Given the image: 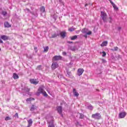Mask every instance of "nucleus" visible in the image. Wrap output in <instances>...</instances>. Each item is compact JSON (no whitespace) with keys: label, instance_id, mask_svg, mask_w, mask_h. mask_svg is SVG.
I'll return each mask as SVG.
<instances>
[{"label":"nucleus","instance_id":"49530a36","mask_svg":"<svg viewBox=\"0 0 127 127\" xmlns=\"http://www.w3.org/2000/svg\"><path fill=\"white\" fill-rule=\"evenodd\" d=\"M59 2H60L61 3H62L63 1L62 0H59Z\"/></svg>","mask_w":127,"mask_h":127},{"label":"nucleus","instance_id":"7c9ffc66","mask_svg":"<svg viewBox=\"0 0 127 127\" xmlns=\"http://www.w3.org/2000/svg\"><path fill=\"white\" fill-rule=\"evenodd\" d=\"M109 21L110 23H112L113 22V18L112 16L109 17Z\"/></svg>","mask_w":127,"mask_h":127},{"label":"nucleus","instance_id":"a19ab883","mask_svg":"<svg viewBox=\"0 0 127 127\" xmlns=\"http://www.w3.org/2000/svg\"><path fill=\"white\" fill-rule=\"evenodd\" d=\"M0 43H2V44L3 43V41H2V40H1V38H0Z\"/></svg>","mask_w":127,"mask_h":127},{"label":"nucleus","instance_id":"c85d7f7f","mask_svg":"<svg viewBox=\"0 0 127 127\" xmlns=\"http://www.w3.org/2000/svg\"><path fill=\"white\" fill-rule=\"evenodd\" d=\"M49 49V47L48 46H47V47H45L44 48L45 52H47V51H48Z\"/></svg>","mask_w":127,"mask_h":127},{"label":"nucleus","instance_id":"a211bd4d","mask_svg":"<svg viewBox=\"0 0 127 127\" xmlns=\"http://www.w3.org/2000/svg\"><path fill=\"white\" fill-rule=\"evenodd\" d=\"M4 27H7V28L11 27V25H10L8 22H5L4 23Z\"/></svg>","mask_w":127,"mask_h":127},{"label":"nucleus","instance_id":"c9c22d12","mask_svg":"<svg viewBox=\"0 0 127 127\" xmlns=\"http://www.w3.org/2000/svg\"><path fill=\"white\" fill-rule=\"evenodd\" d=\"M103 55H102V57H105V56H106V55H107V53H106V52L105 51H103L102 52Z\"/></svg>","mask_w":127,"mask_h":127},{"label":"nucleus","instance_id":"5701e85b","mask_svg":"<svg viewBox=\"0 0 127 127\" xmlns=\"http://www.w3.org/2000/svg\"><path fill=\"white\" fill-rule=\"evenodd\" d=\"M66 77H68V78H71V72L67 71Z\"/></svg>","mask_w":127,"mask_h":127},{"label":"nucleus","instance_id":"3c124183","mask_svg":"<svg viewBox=\"0 0 127 127\" xmlns=\"http://www.w3.org/2000/svg\"><path fill=\"white\" fill-rule=\"evenodd\" d=\"M119 29H121V28H119Z\"/></svg>","mask_w":127,"mask_h":127},{"label":"nucleus","instance_id":"8fccbe9b","mask_svg":"<svg viewBox=\"0 0 127 127\" xmlns=\"http://www.w3.org/2000/svg\"><path fill=\"white\" fill-rule=\"evenodd\" d=\"M0 51H1V49L0 48Z\"/></svg>","mask_w":127,"mask_h":127},{"label":"nucleus","instance_id":"09e8293b","mask_svg":"<svg viewBox=\"0 0 127 127\" xmlns=\"http://www.w3.org/2000/svg\"><path fill=\"white\" fill-rule=\"evenodd\" d=\"M88 5V4H85V6H87Z\"/></svg>","mask_w":127,"mask_h":127},{"label":"nucleus","instance_id":"7ed1b4c3","mask_svg":"<svg viewBox=\"0 0 127 127\" xmlns=\"http://www.w3.org/2000/svg\"><path fill=\"white\" fill-rule=\"evenodd\" d=\"M91 117L92 118V119H94V120H100L102 117L101 116V114L97 113L93 114Z\"/></svg>","mask_w":127,"mask_h":127},{"label":"nucleus","instance_id":"aec40b11","mask_svg":"<svg viewBox=\"0 0 127 127\" xmlns=\"http://www.w3.org/2000/svg\"><path fill=\"white\" fill-rule=\"evenodd\" d=\"M71 40H75V39H77L78 38V36L77 35L73 36L72 37H70Z\"/></svg>","mask_w":127,"mask_h":127},{"label":"nucleus","instance_id":"f257e3e1","mask_svg":"<svg viewBox=\"0 0 127 127\" xmlns=\"http://www.w3.org/2000/svg\"><path fill=\"white\" fill-rule=\"evenodd\" d=\"M100 15L104 22H108V19L107 18L108 17V15L107 14V13L104 11H101Z\"/></svg>","mask_w":127,"mask_h":127},{"label":"nucleus","instance_id":"6e6552de","mask_svg":"<svg viewBox=\"0 0 127 127\" xmlns=\"http://www.w3.org/2000/svg\"><path fill=\"white\" fill-rule=\"evenodd\" d=\"M57 109L59 114L61 115L62 117H63V114H62V106H58Z\"/></svg>","mask_w":127,"mask_h":127},{"label":"nucleus","instance_id":"9d476101","mask_svg":"<svg viewBox=\"0 0 127 127\" xmlns=\"http://www.w3.org/2000/svg\"><path fill=\"white\" fill-rule=\"evenodd\" d=\"M84 72V69L83 68H78L77 70V75L78 76H81L82 74Z\"/></svg>","mask_w":127,"mask_h":127},{"label":"nucleus","instance_id":"cd10ccee","mask_svg":"<svg viewBox=\"0 0 127 127\" xmlns=\"http://www.w3.org/2000/svg\"><path fill=\"white\" fill-rule=\"evenodd\" d=\"M75 28L73 27H70L68 28L69 31H70V32H72V31H74L75 30Z\"/></svg>","mask_w":127,"mask_h":127},{"label":"nucleus","instance_id":"e433bc0d","mask_svg":"<svg viewBox=\"0 0 127 127\" xmlns=\"http://www.w3.org/2000/svg\"><path fill=\"white\" fill-rule=\"evenodd\" d=\"M75 125H76V126H81V124H80V123H79V122H78V121H76Z\"/></svg>","mask_w":127,"mask_h":127},{"label":"nucleus","instance_id":"b1692460","mask_svg":"<svg viewBox=\"0 0 127 127\" xmlns=\"http://www.w3.org/2000/svg\"><path fill=\"white\" fill-rule=\"evenodd\" d=\"M24 90H25V92L27 93H28V92L30 91V89H29V88L26 86L24 88Z\"/></svg>","mask_w":127,"mask_h":127},{"label":"nucleus","instance_id":"f3484780","mask_svg":"<svg viewBox=\"0 0 127 127\" xmlns=\"http://www.w3.org/2000/svg\"><path fill=\"white\" fill-rule=\"evenodd\" d=\"M108 45V41H104L102 44H101L100 45V46H101V47H104V46H107Z\"/></svg>","mask_w":127,"mask_h":127},{"label":"nucleus","instance_id":"37998d69","mask_svg":"<svg viewBox=\"0 0 127 127\" xmlns=\"http://www.w3.org/2000/svg\"><path fill=\"white\" fill-rule=\"evenodd\" d=\"M76 33H77V34H79L80 33V31L77 30L75 31Z\"/></svg>","mask_w":127,"mask_h":127},{"label":"nucleus","instance_id":"20e7f679","mask_svg":"<svg viewBox=\"0 0 127 127\" xmlns=\"http://www.w3.org/2000/svg\"><path fill=\"white\" fill-rule=\"evenodd\" d=\"M81 32L84 34H87V35H91V34H92V32L89 31V30L87 28L83 29L81 31Z\"/></svg>","mask_w":127,"mask_h":127},{"label":"nucleus","instance_id":"ddd939ff","mask_svg":"<svg viewBox=\"0 0 127 127\" xmlns=\"http://www.w3.org/2000/svg\"><path fill=\"white\" fill-rule=\"evenodd\" d=\"M60 35H61L62 38H65L66 37V32H59Z\"/></svg>","mask_w":127,"mask_h":127},{"label":"nucleus","instance_id":"412c9836","mask_svg":"<svg viewBox=\"0 0 127 127\" xmlns=\"http://www.w3.org/2000/svg\"><path fill=\"white\" fill-rule=\"evenodd\" d=\"M36 106H34V105H32V106L31 107V109H30V111H31L32 112H33V111H34L35 110V109H36Z\"/></svg>","mask_w":127,"mask_h":127},{"label":"nucleus","instance_id":"2f4dec72","mask_svg":"<svg viewBox=\"0 0 127 127\" xmlns=\"http://www.w3.org/2000/svg\"><path fill=\"white\" fill-rule=\"evenodd\" d=\"M42 66H41V65H38L37 67V70H42Z\"/></svg>","mask_w":127,"mask_h":127},{"label":"nucleus","instance_id":"473e14b6","mask_svg":"<svg viewBox=\"0 0 127 127\" xmlns=\"http://www.w3.org/2000/svg\"><path fill=\"white\" fill-rule=\"evenodd\" d=\"M80 116H79V119H84V116L83 115V114L82 113H79Z\"/></svg>","mask_w":127,"mask_h":127},{"label":"nucleus","instance_id":"423d86ee","mask_svg":"<svg viewBox=\"0 0 127 127\" xmlns=\"http://www.w3.org/2000/svg\"><path fill=\"white\" fill-rule=\"evenodd\" d=\"M126 116H127V113L125 112H121L119 115V119H124Z\"/></svg>","mask_w":127,"mask_h":127},{"label":"nucleus","instance_id":"c756f323","mask_svg":"<svg viewBox=\"0 0 127 127\" xmlns=\"http://www.w3.org/2000/svg\"><path fill=\"white\" fill-rule=\"evenodd\" d=\"M119 48L118 47H115L114 49H111L112 51H118Z\"/></svg>","mask_w":127,"mask_h":127},{"label":"nucleus","instance_id":"f03ea898","mask_svg":"<svg viewBox=\"0 0 127 127\" xmlns=\"http://www.w3.org/2000/svg\"><path fill=\"white\" fill-rule=\"evenodd\" d=\"M39 92H37V95H40V94H43V95L45 97H48V94L44 91V89L42 87H39L38 89Z\"/></svg>","mask_w":127,"mask_h":127},{"label":"nucleus","instance_id":"ea45409f","mask_svg":"<svg viewBox=\"0 0 127 127\" xmlns=\"http://www.w3.org/2000/svg\"><path fill=\"white\" fill-rule=\"evenodd\" d=\"M27 102H30V101H31V99H30V98H28L27 100H26Z\"/></svg>","mask_w":127,"mask_h":127},{"label":"nucleus","instance_id":"1a4fd4ad","mask_svg":"<svg viewBox=\"0 0 127 127\" xmlns=\"http://www.w3.org/2000/svg\"><path fill=\"white\" fill-rule=\"evenodd\" d=\"M30 82L31 83V84H34V85H37V84L39 83V81L36 80V79H30Z\"/></svg>","mask_w":127,"mask_h":127},{"label":"nucleus","instance_id":"39448f33","mask_svg":"<svg viewBox=\"0 0 127 127\" xmlns=\"http://www.w3.org/2000/svg\"><path fill=\"white\" fill-rule=\"evenodd\" d=\"M53 60H54V61H58V60H62V57L61 56H55L53 58Z\"/></svg>","mask_w":127,"mask_h":127},{"label":"nucleus","instance_id":"72a5a7b5","mask_svg":"<svg viewBox=\"0 0 127 127\" xmlns=\"http://www.w3.org/2000/svg\"><path fill=\"white\" fill-rule=\"evenodd\" d=\"M32 14H33V15H34V16H36V17H37L38 14L37 13V12L34 13V12H32Z\"/></svg>","mask_w":127,"mask_h":127},{"label":"nucleus","instance_id":"a878e982","mask_svg":"<svg viewBox=\"0 0 127 127\" xmlns=\"http://www.w3.org/2000/svg\"><path fill=\"white\" fill-rule=\"evenodd\" d=\"M41 11H42V12H45V7L44 6H42L41 7Z\"/></svg>","mask_w":127,"mask_h":127},{"label":"nucleus","instance_id":"79ce46f5","mask_svg":"<svg viewBox=\"0 0 127 127\" xmlns=\"http://www.w3.org/2000/svg\"><path fill=\"white\" fill-rule=\"evenodd\" d=\"M67 43H68L69 44H71V43H73V42L67 41Z\"/></svg>","mask_w":127,"mask_h":127},{"label":"nucleus","instance_id":"4468645a","mask_svg":"<svg viewBox=\"0 0 127 127\" xmlns=\"http://www.w3.org/2000/svg\"><path fill=\"white\" fill-rule=\"evenodd\" d=\"M73 95H74V96H75V97H79V93L78 92H77L76 89H75V88L73 89Z\"/></svg>","mask_w":127,"mask_h":127},{"label":"nucleus","instance_id":"4be33fe9","mask_svg":"<svg viewBox=\"0 0 127 127\" xmlns=\"http://www.w3.org/2000/svg\"><path fill=\"white\" fill-rule=\"evenodd\" d=\"M87 109H88V110H90V111H93V109H94V107H93V106H92L91 105H89L87 106Z\"/></svg>","mask_w":127,"mask_h":127},{"label":"nucleus","instance_id":"f8f14e48","mask_svg":"<svg viewBox=\"0 0 127 127\" xmlns=\"http://www.w3.org/2000/svg\"><path fill=\"white\" fill-rule=\"evenodd\" d=\"M59 35H60V34L58 31H57V32L52 35V37H51V38H56V37H57V36H59Z\"/></svg>","mask_w":127,"mask_h":127},{"label":"nucleus","instance_id":"dca6fc26","mask_svg":"<svg viewBox=\"0 0 127 127\" xmlns=\"http://www.w3.org/2000/svg\"><path fill=\"white\" fill-rule=\"evenodd\" d=\"M110 2L115 10H118V9H119L118 6H117V5H116V4L114 2H113V1H111Z\"/></svg>","mask_w":127,"mask_h":127},{"label":"nucleus","instance_id":"58836bf2","mask_svg":"<svg viewBox=\"0 0 127 127\" xmlns=\"http://www.w3.org/2000/svg\"><path fill=\"white\" fill-rule=\"evenodd\" d=\"M14 117H16L18 119V114L15 113V114L14 115Z\"/></svg>","mask_w":127,"mask_h":127},{"label":"nucleus","instance_id":"de8ad7c7","mask_svg":"<svg viewBox=\"0 0 127 127\" xmlns=\"http://www.w3.org/2000/svg\"><path fill=\"white\" fill-rule=\"evenodd\" d=\"M83 36L84 37H85L86 38H87V35H84Z\"/></svg>","mask_w":127,"mask_h":127},{"label":"nucleus","instance_id":"0eeeda50","mask_svg":"<svg viewBox=\"0 0 127 127\" xmlns=\"http://www.w3.org/2000/svg\"><path fill=\"white\" fill-rule=\"evenodd\" d=\"M58 66L59 65H58L57 62H55L52 64L51 67L53 70H55L56 68H58Z\"/></svg>","mask_w":127,"mask_h":127},{"label":"nucleus","instance_id":"2eb2a0df","mask_svg":"<svg viewBox=\"0 0 127 127\" xmlns=\"http://www.w3.org/2000/svg\"><path fill=\"white\" fill-rule=\"evenodd\" d=\"M28 125L27 127H30L31 126H32V124L33 123V121H32V119H29V120H27Z\"/></svg>","mask_w":127,"mask_h":127},{"label":"nucleus","instance_id":"a18cd8bd","mask_svg":"<svg viewBox=\"0 0 127 127\" xmlns=\"http://www.w3.org/2000/svg\"><path fill=\"white\" fill-rule=\"evenodd\" d=\"M26 10H27L28 12H29L30 11V10L29 9H26Z\"/></svg>","mask_w":127,"mask_h":127},{"label":"nucleus","instance_id":"c03bdc74","mask_svg":"<svg viewBox=\"0 0 127 127\" xmlns=\"http://www.w3.org/2000/svg\"><path fill=\"white\" fill-rule=\"evenodd\" d=\"M34 50L36 51V52H37V48H34Z\"/></svg>","mask_w":127,"mask_h":127},{"label":"nucleus","instance_id":"4c0bfd02","mask_svg":"<svg viewBox=\"0 0 127 127\" xmlns=\"http://www.w3.org/2000/svg\"><path fill=\"white\" fill-rule=\"evenodd\" d=\"M63 55H64V56H66V55H67V53H66L65 52H63Z\"/></svg>","mask_w":127,"mask_h":127},{"label":"nucleus","instance_id":"6ab92c4d","mask_svg":"<svg viewBox=\"0 0 127 127\" xmlns=\"http://www.w3.org/2000/svg\"><path fill=\"white\" fill-rule=\"evenodd\" d=\"M13 78L15 79H18V75L15 73H14L13 74Z\"/></svg>","mask_w":127,"mask_h":127},{"label":"nucleus","instance_id":"bb28decb","mask_svg":"<svg viewBox=\"0 0 127 127\" xmlns=\"http://www.w3.org/2000/svg\"><path fill=\"white\" fill-rule=\"evenodd\" d=\"M1 14L3 15V16H5V15L7 14V12H6L5 11H2Z\"/></svg>","mask_w":127,"mask_h":127},{"label":"nucleus","instance_id":"393cba45","mask_svg":"<svg viewBox=\"0 0 127 127\" xmlns=\"http://www.w3.org/2000/svg\"><path fill=\"white\" fill-rule=\"evenodd\" d=\"M48 127H55V126H54L53 122H50Z\"/></svg>","mask_w":127,"mask_h":127},{"label":"nucleus","instance_id":"9b49d317","mask_svg":"<svg viewBox=\"0 0 127 127\" xmlns=\"http://www.w3.org/2000/svg\"><path fill=\"white\" fill-rule=\"evenodd\" d=\"M0 38L2 40H4V41H6V40H8L9 37L6 35H1Z\"/></svg>","mask_w":127,"mask_h":127},{"label":"nucleus","instance_id":"f704fd0d","mask_svg":"<svg viewBox=\"0 0 127 127\" xmlns=\"http://www.w3.org/2000/svg\"><path fill=\"white\" fill-rule=\"evenodd\" d=\"M10 120H11V118H10L9 117H6L5 118V121H9Z\"/></svg>","mask_w":127,"mask_h":127}]
</instances>
